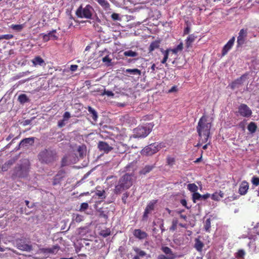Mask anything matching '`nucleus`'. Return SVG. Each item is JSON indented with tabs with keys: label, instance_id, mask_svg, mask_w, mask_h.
I'll use <instances>...</instances> for the list:
<instances>
[{
	"label": "nucleus",
	"instance_id": "38",
	"mask_svg": "<svg viewBox=\"0 0 259 259\" xmlns=\"http://www.w3.org/2000/svg\"><path fill=\"white\" fill-rule=\"evenodd\" d=\"M178 225V221L177 219H173L172 221V225L169 228V230L172 231H174L177 229V226Z\"/></svg>",
	"mask_w": 259,
	"mask_h": 259
},
{
	"label": "nucleus",
	"instance_id": "62",
	"mask_svg": "<svg viewBox=\"0 0 259 259\" xmlns=\"http://www.w3.org/2000/svg\"><path fill=\"white\" fill-rule=\"evenodd\" d=\"M78 68V66L77 65H71L70 66V69L71 71H76L77 69Z\"/></svg>",
	"mask_w": 259,
	"mask_h": 259
},
{
	"label": "nucleus",
	"instance_id": "39",
	"mask_svg": "<svg viewBox=\"0 0 259 259\" xmlns=\"http://www.w3.org/2000/svg\"><path fill=\"white\" fill-rule=\"evenodd\" d=\"M60 249V247L59 245H54L52 247H50V253L56 254L58 252Z\"/></svg>",
	"mask_w": 259,
	"mask_h": 259
},
{
	"label": "nucleus",
	"instance_id": "1",
	"mask_svg": "<svg viewBox=\"0 0 259 259\" xmlns=\"http://www.w3.org/2000/svg\"><path fill=\"white\" fill-rule=\"evenodd\" d=\"M211 123L208 122L207 117L203 115L199 120L196 129L200 137L199 143H206L210 136Z\"/></svg>",
	"mask_w": 259,
	"mask_h": 259
},
{
	"label": "nucleus",
	"instance_id": "25",
	"mask_svg": "<svg viewBox=\"0 0 259 259\" xmlns=\"http://www.w3.org/2000/svg\"><path fill=\"white\" fill-rule=\"evenodd\" d=\"M105 10L110 9V4L107 0H95Z\"/></svg>",
	"mask_w": 259,
	"mask_h": 259
},
{
	"label": "nucleus",
	"instance_id": "42",
	"mask_svg": "<svg viewBox=\"0 0 259 259\" xmlns=\"http://www.w3.org/2000/svg\"><path fill=\"white\" fill-rule=\"evenodd\" d=\"M134 250L137 253V255L136 256H139V257H144L146 255V253L144 251L140 250L138 248H135Z\"/></svg>",
	"mask_w": 259,
	"mask_h": 259
},
{
	"label": "nucleus",
	"instance_id": "6",
	"mask_svg": "<svg viewBox=\"0 0 259 259\" xmlns=\"http://www.w3.org/2000/svg\"><path fill=\"white\" fill-rule=\"evenodd\" d=\"M253 231L256 234L250 235L249 239L251 241L248 243L249 247L253 248L254 251H259V223H257L253 228Z\"/></svg>",
	"mask_w": 259,
	"mask_h": 259
},
{
	"label": "nucleus",
	"instance_id": "21",
	"mask_svg": "<svg viewBox=\"0 0 259 259\" xmlns=\"http://www.w3.org/2000/svg\"><path fill=\"white\" fill-rule=\"evenodd\" d=\"M31 62L33 64V65L34 66H44L45 65V62L44 59L40 57V56H36L32 60Z\"/></svg>",
	"mask_w": 259,
	"mask_h": 259
},
{
	"label": "nucleus",
	"instance_id": "17",
	"mask_svg": "<svg viewBox=\"0 0 259 259\" xmlns=\"http://www.w3.org/2000/svg\"><path fill=\"white\" fill-rule=\"evenodd\" d=\"M249 188L248 183L244 181L241 182L239 188V193L240 195H243L246 194Z\"/></svg>",
	"mask_w": 259,
	"mask_h": 259
},
{
	"label": "nucleus",
	"instance_id": "28",
	"mask_svg": "<svg viewBox=\"0 0 259 259\" xmlns=\"http://www.w3.org/2000/svg\"><path fill=\"white\" fill-rule=\"evenodd\" d=\"M125 72L129 73L133 75H141V71L137 68L135 69H127L125 70Z\"/></svg>",
	"mask_w": 259,
	"mask_h": 259
},
{
	"label": "nucleus",
	"instance_id": "18",
	"mask_svg": "<svg viewBox=\"0 0 259 259\" xmlns=\"http://www.w3.org/2000/svg\"><path fill=\"white\" fill-rule=\"evenodd\" d=\"M133 235L135 237L141 240L147 238L148 236L145 232L142 231L141 229H135L133 232Z\"/></svg>",
	"mask_w": 259,
	"mask_h": 259
},
{
	"label": "nucleus",
	"instance_id": "55",
	"mask_svg": "<svg viewBox=\"0 0 259 259\" xmlns=\"http://www.w3.org/2000/svg\"><path fill=\"white\" fill-rule=\"evenodd\" d=\"M244 255H245V251L242 249H240V250H238L236 256L238 257H243Z\"/></svg>",
	"mask_w": 259,
	"mask_h": 259
},
{
	"label": "nucleus",
	"instance_id": "52",
	"mask_svg": "<svg viewBox=\"0 0 259 259\" xmlns=\"http://www.w3.org/2000/svg\"><path fill=\"white\" fill-rule=\"evenodd\" d=\"M211 199L215 201H219L220 200L219 195L218 192H215L211 195Z\"/></svg>",
	"mask_w": 259,
	"mask_h": 259
},
{
	"label": "nucleus",
	"instance_id": "51",
	"mask_svg": "<svg viewBox=\"0 0 259 259\" xmlns=\"http://www.w3.org/2000/svg\"><path fill=\"white\" fill-rule=\"evenodd\" d=\"M183 48V44L182 43H180L179 45H178V46L177 47V48L176 49H174L172 50V51L174 53H177L178 52V51H181L182 50Z\"/></svg>",
	"mask_w": 259,
	"mask_h": 259
},
{
	"label": "nucleus",
	"instance_id": "45",
	"mask_svg": "<svg viewBox=\"0 0 259 259\" xmlns=\"http://www.w3.org/2000/svg\"><path fill=\"white\" fill-rule=\"evenodd\" d=\"M163 55H164V57H163V59L162 60V61H161V62L162 64H165L168 59L169 52H168V50H166V51H163Z\"/></svg>",
	"mask_w": 259,
	"mask_h": 259
},
{
	"label": "nucleus",
	"instance_id": "5",
	"mask_svg": "<svg viewBox=\"0 0 259 259\" xmlns=\"http://www.w3.org/2000/svg\"><path fill=\"white\" fill-rule=\"evenodd\" d=\"M119 140H123V142L119 141L117 142L115 145V147L114 148L116 153L119 154H123L126 152L129 147L126 143H124L123 142L125 141H129L130 138L126 135L120 134L118 136Z\"/></svg>",
	"mask_w": 259,
	"mask_h": 259
},
{
	"label": "nucleus",
	"instance_id": "7",
	"mask_svg": "<svg viewBox=\"0 0 259 259\" xmlns=\"http://www.w3.org/2000/svg\"><path fill=\"white\" fill-rule=\"evenodd\" d=\"M56 153L52 150L45 149L38 154V159L42 162H50L54 160Z\"/></svg>",
	"mask_w": 259,
	"mask_h": 259
},
{
	"label": "nucleus",
	"instance_id": "47",
	"mask_svg": "<svg viewBox=\"0 0 259 259\" xmlns=\"http://www.w3.org/2000/svg\"><path fill=\"white\" fill-rule=\"evenodd\" d=\"M89 207V204L87 202L82 203L80 205L79 211H84L87 209Z\"/></svg>",
	"mask_w": 259,
	"mask_h": 259
},
{
	"label": "nucleus",
	"instance_id": "19",
	"mask_svg": "<svg viewBox=\"0 0 259 259\" xmlns=\"http://www.w3.org/2000/svg\"><path fill=\"white\" fill-rule=\"evenodd\" d=\"M77 151L78 153L79 157L83 158L87 155V146L84 144L79 145L77 148Z\"/></svg>",
	"mask_w": 259,
	"mask_h": 259
},
{
	"label": "nucleus",
	"instance_id": "50",
	"mask_svg": "<svg viewBox=\"0 0 259 259\" xmlns=\"http://www.w3.org/2000/svg\"><path fill=\"white\" fill-rule=\"evenodd\" d=\"M251 182L256 186L259 185V178L256 177H253L251 180Z\"/></svg>",
	"mask_w": 259,
	"mask_h": 259
},
{
	"label": "nucleus",
	"instance_id": "37",
	"mask_svg": "<svg viewBox=\"0 0 259 259\" xmlns=\"http://www.w3.org/2000/svg\"><path fill=\"white\" fill-rule=\"evenodd\" d=\"M13 163H2V165L0 166L2 168V170L4 171H7L10 168Z\"/></svg>",
	"mask_w": 259,
	"mask_h": 259
},
{
	"label": "nucleus",
	"instance_id": "12",
	"mask_svg": "<svg viewBox=\"0 0 259 259\" xmlns=\"http://www.w3.org/2000/svg\"><path fill=\"white\" fill-rule=\"evenodd\" d=\"M157 200H153L150 201L146 206L143 215V219H146L148 214L151 213L154 210L155 205L157 203Z\"/></svg>",
	"mask_w": 259,
	"mask_h": 259
},
{
	"label": "nucleus",
	"instance_id": "41",
	"mask_svg": "<svg viewBox=\"0 0 259 259\" xmlns=\"http://www.w3.org/2000/svg\"><path fill=\"white\" fill-rule=\"evenodd\" d=\"M73 220L77 223H80L83 220V216L79 214H76L73 216Z\"/></svg>",
	"mask_w": 259,
	"mask_h": 259
},
{
	"label": "nucleus",
	"instance_id": "26",
	"mask_svg": "<svg viewBox=\"0 0 259 259\" xmlns=\"http://www.w3.org/2000/svg\"><path fill=\"white\" fill-rule=\"evenodd\" d=\"M159 44L160 42L158 40L152 41L149 47V53L153 52L156 49H158L159 47Z\"/></svg>",
	"mask_w": 259,
	"mask_h": 259
},
{
	"label": "nucleus",
	"instance_id": "9",
	"mask_svg": "<svg viewBox=\"0 0 259 259\" xmlns=\"http://www.w3.org/2000/svg\"><path fill=\"white\" fill-rule=\"evenodd\" d=\"M29 168V164H20L18 167L15 168L13 175L20 178L25 177L28 174Z\"/></svg>",
	"mask_w": 259,
	"mask_h": 259
},
{
	"label": "nucleus",
	"instance_id": "27",
	"mask_svg": "<svg viewBox=\"0 0 259 259\" xmlns=\"http://www.w3.org/2000/svg\"><path fill=\"white\" fill-rule=\"evenodd\" d=\"M247 75V73H245L243 74L241 76L235 80V82L236 83V84H237L238 86L239 85L242 84L243 83V82L246 79Z\"/></svg>",
	"mask_w": 259,
	"mask_h": 259
},
{
	"label": "nucleus",
	"instance_id": "58",
	"mask_svg": "<svg viewBox=\"0 0 259 259\" xmlns=\"http://www.w3.org/2000/svg\"><path fill=\"white\" fill-rule=\"evenodd\" d=\"M103 95H106L108 96H113L114 93L111 91L104 90Z\"/></svg>",
	"mask_w": 259,
	"mask_h": 259
},
{
	"label": "nucleus",
	"instance_id": "60",
	"mask_svg": "<svg viewBox=\"0 0 259 259\" xmlns=\"http://www.w3.org/2000/svg\"><path fill=\"white\" fill-rule=\"evenodd\" d=\"M181 203L182 204L183 206H185L187 209H189L190 207L187 206V201L186 199H182L181 200Z\"/></svg>",
	"mask_w": 259,
	"mask_h": 259
},
{
	"label": "nucleus",
	"instance_id": "29",
	"mask_svg": "<svg viewBox=\"0 0 259 259\" xmlns=\"http://www.w3.org/2000/svg\"><path fill=\"white\" fill-rule=\"evenodd\" d=\"M18 100L21 104H24L29 101V99L25 94H21L19 96Z\"/></svg>",
	"mask_w": 259,
	"mask_h": 259
},
{
	"label": "nucleus",
	"instance_id": "53",
	"mask_svg": "<svg viewBox=\"0 0 259 259\" xmlns=\"http://www.w3.org/2000/svg\"><path fill=\"white\" fill-rule=\"evenodd\" d=\"M129 196V193L128 192H125L124 193L122 196V201L124 204H125L126 202V199Z\"/></svg>",
	"mask_w": 259,
	"mask_h": 259
},
{
	"label": "nucleus",
	"instance_id": "36",
	"mask_svg": "<svg viewBox=\"0 0 259 259\" xmlns=\"http://www.w3.org/2000/svg\"><path fill=\"white\" fill-rule=\"evenodd\" d=\"M211 227V222L210 219H207L205 221L204 228L206 232H209L210 228Z\"/></svg>",
	"mask_w": 259,
	"mask_h": 259
},
{
	"label": "nucleus",
	"instance_id": "61",
	"mask_svg": "<svg viewBox=\"0 0 259 259\" xmlns=\"http://www.w3.org/2000/svg\"><path fill=\"white\" fill-rule=\"evenodd\" d=\"M166 159L167 162H175V157L171 156H167Z\"/></svg>",
	"mask_w": 259,
	"mask_h": 259
},
{
	"label": "nucleus",
	"instance_id": "24",
	"mask_svg": "<svg viewBox=\"0 0 259 259\" xmlns=\"http://www.w3.org/2000/svg\"><path fill=\"white\" fill-rule=\"evenodd\" d=\"M196 36L193 34L189 35L186 40V46L187 48L191 46L192 42L195 40Z\"/></svg>",
	"mask_w": 259,
	"mask_h": 259
},
{
	"label": "nucleus",
	"instance_id": "32",
	"mask_svg": "<svg viewBox=\"0 0 259 259\" xmlns=\"http://www.w3.org/2000/svg\"><path fill=\"white\" fill-rule=\"evenodd\" d=\"M88 110L90 113L92 114V118L94 120H97L98 115L97 112L91 106L88 107Z\"/></svg>",
	"mask_w": 259,
	"mask_h": 259
},
{
	"label": "nucleus",
	"instance_id": "46",
	"mask_svg": "<svg viewBox=\"0 0 259 259\" xmlns=\"http://www.w3.org/2000/svg\"><path fill=\"white\" fill-rule=\"evenodd\" d=\"M14 37V35L11 34H4V35H0V40L5 39H10L13 38Z\"/></svg>",
	"mask_w": 259,
	"mask_h": 259
},
{
	"label": "nucleus",
	"instance_id": "59",
	"mask_svg": "<svg viewBox=\"0 0 259 259\" xmlns=\"http://www.w3.org/2000/svg\"><path fill=\"white\" fill-rule=\"evenodd\" d=\"M65 121L64 119H62L61 120H60L58 122V126L59 127H62L65 125Z\"/></svg>",
	"mask_w": 259,
	"mask_h": 259
},
{
	"label": "nucleus",
	"instance_id": "56",
	"mask_svg": "<svg viewBox=\"0 0 259 259\" xmlns=\"http://www.w3.org/2000/svg\"><path fill=\"white\" fill-rule=\"evenodd\" d=\"M111 18L114 21L118 20L120 19L119 14L115 13L111 15Z\"/></svg>",
	"mask_w": 259,
	"mask_h": 259
},
{
	"label": "nucleus",
	"instance_id": "8",
	"mask_svg": "<svg viewBox=\"0 0 259 259\" xmlns=\"http://www.w3.org/2000/svg\"><path fill=\"white\" fill-rule=\"evenodd\" d=\"M161 148L159 144L154 143L144 148L141 153L143 155L150 156L157 152Z\"/></svg>",
	"mask_w": 259,
	"mask_h": 259
},
{
	"label": "nucleus",
	"instance_id": "33",
	"mask_svg": "<svg viewBox=\"0 0 259 259\" xmlns=\"http://www.w3.org/2000/svg\"><path fill=\"white\" fill-rule=\"evenodd\" d=\"M154 166L146 165L143 169L140 171V175H146L147 173L150 172Z\"/></svg>",
	"mask_w": 259,
	"mask_h": 259
},
{
	"label": "nucleus",
	"instance_id": "34",
	"mask_svg": "<svg viewBox=\"0 0 259 259\" xmlns=\"http://www.w3.org/2000/svg\"><path fill=\"white\" fill-rule=\"evenodd\" d=\"M124 56L126 57H135L138 56V53L136 52H134L132 50H128L125 51L123 53Z\"/></svg>",
	"mask_w": 259,
	"mask_h": 259
},
{
	"label": "nucleus",
	"instance_id": "4",
	"mask_svg": "<svg viewBox=\"0 0 259 259\" xmlns=\"http://www.w3.org/2000/svg\"><path fill=\"white\" fill-rule=\"evenodd\" d=\"M94 12V9L90 5H87L84 8L81 5L76 11L75 14L78 18L91 19Z\"/></svg>",
	"mask_w": 259,
	"mask_h": 259
},
{
	"label": "nucleus",
	"instance_id": "31",
	"mask_svg": "<svg viewBox=\"0 0 259 259\" xmlns=\"http://www.w3.org/2000/svg\"><path fill=\"white\" fill-rule=\"evenodd\" d=\"M187 188L188 190L191 192H193V193H197V191L198 190V187L194 183L188 184Z\"/></svg>",
	"mask_w": 259,
	"mask_h": 259
},
{
	"label": "nucleus",
	"instance_id": "11",
	"mask_svg": "<svg viewBox=\"0 0 259 259\" xmlns=\"http://www.w3.org/2000/svg\"><path fill=\"white\" fill-rule=\"evenodd\" d=\"M238 36L237 37V47H241L245 42L247 35V29H241L238 34Z\"/></svg>",
	"mask_w": 259,
	"mask_h": 259
},
{
	"label": "nucleus",
	"instance_id": "2",
	"mask_svg": "<svg viewBox=\"0 0 259 259\" xmlns=\"http://www.w3.org/2000/svg\"><path fill=\"white\" fill-rule=\"evenodd\" d=\"M136 178L133 174L127 173L123 175L119 180L115 186L114 192L115 194H120L123 191L129 189L136 181Z\"/></svg>",
	"mask_w": 259,
	"mask_h": 259
},
{
	"label": "nucleus",
	"instance_id": "63",
	"mask_svg": "<svg viewBox=\"0 0 259 259\" xmlns=\"http://www.w3.org/2000/svg\"><path fill=\"white\" fill-rule=\"evenodd\" d=\"M32 119H26L23 121V125H27L30 124L31 122Z\"/></svg>",
	"mask_w": 259,
	"mask_h": 259
},
{
	"label": "nucleus",
	"instance_id": "22",
	"mask_svg": "<svg viewBox=\"0 0 259 259\" xmlns=\"http://www.w3.org/2000/svg\"><path fill=\"white\" fill-rule=\"evenodd\" d=\"M63 177L64 172L63 171L58 172L54 178L53 185L55 186L60 184Z\"/></svg>",
	"mask_w": 259,
	"mask_h": 259
},
{
	"label": "nucleus",
	"instance_id": "49",
	"mask_svg": "<svg viewBox=\"0 0 259 259\" xmlns=\"http://www.w3.org/2000/svg\"><path fill=\"white\" fill-rule=\"evenodd\" d=\"M187 26L184 30V35H186L189 33L190 31V26L188 23V21L186 22Z\"/></svg>",
	"mask_w": 259,
	"mask_h": 259
},
{
	"label": "nucleus",
	"instance_id": "48",
	"mask_svg": "<svg viewBox=\"0 0 259 259\" xmlns=\"http://www.w3.org/2000/svg\"><path fill=\"white\" fill-rule=\"evenodd\" d=\"M102 61L104 63H107V65L109 66L111 62V59L109 57L108 55H107L102 58Z\"/></svg>",
	"mask_w": 259,
	"mask_h": 259
},
{
	"label": "nucleus",
	"instance_id": "10",
	"mask_svg": "<svg viewBox=\"0 0 259 259\" xmlns=\"http://www.w3.org/2000/svg\"><path fill=\"white\" fill-rule=\"evenodd\" d=\"M237 113L244 117H249L252 114V111L250 108L245 104H241L238 108Z\"/></svg>",
	"mask_w": 259,
	"mask_h": 259
},
{
	"label": "nucleus",
	"instance_id": "23",
	"mask_svg": "<svg viewBox=\"0 0 259 259\" xmlns=\"http://www.w3.org/2000/svg\"><path fill=\"white\" fill-rule=\"evenodd\" d=\"M194 247L198 252H201L203 247H204V243L200 240L199 238H195Z\"/></svg>",
	"mask_w": 259,
	"mask_h": 259
},
{
	"label": "nucleus",
	"instance_id": "16",
	"mask_svg": "<svg viewBox=\"0 0 259 259\" xmlns=\"http://www.w3.org/2000/svg\"><path fill=\"white\" fill-rule=\"evenodd\" d=\"M161 249L169 259H175L176 258V254L173 253L172 250L169 247L167 246H162Z\"/></svg>",
	"mask_w": 259,
	"mask_h": 259
},
{
	"label": "nucleus",
	"instance_id": "40",
	"mask_svg": "<svg viewBox=\"0 0 259 259\" xmlns=\"http://www.w3.org/2000/svg\"><path fill=\"white\" fill-rule=\"evenodd\" d=\"M96 195L102 198H105L106 197L105 191L104 190H98L97 189V191L96 192Z\"/></svg>",
	"mask_w": 259,
	"mask_h": 259
},
{
	"label": "nucleus",
	"instance_id": "43",
	"mask_svg": "<svg viewBox=\"0 0 259 259\" xmlns=\"http://www.w3.org/2000/svg\"><path fill=\"white\" fill-rule=\"evenodd\" d=\"M56 33V30L53 29L51 31L49 32L48 33V34H49L50 38H52L55 40H57L58 38V37L55 34Z\"/></svg>",
	"mask_w": 259,
	"mask_h": 259
},
{
	"label": "nucleus",
	"instance_id": "3",
	"mask_svg": "<svg viewBox=\"0 0 259 259\" xmlns=\"http://www.w3.org/2000/svg\"><path fill=\"white\" fill-rule=\"evenodd\" d=\"M154 124L152 123H147L144 125L138 126L134 130V138H143L147 137L151 132Z\"/></svg>",
	"mask_w": 259,
	"mask_h": 259
},
{
	"label": "nucleus",
	"instance_id": "44",
	"mask_svg": "<svg viewBox=\"0 0 259 259\" xmlns=\"http://www.w3.org/2000/svg\"><path fill=\"white\" fill-rule=\"evenodd\" d=\"M110 230L109 229L102 230L100 235L104 237H106L110 235Z\"/></svg>",
	"mask_w": 259,
	"mask_h": 259
},
{
	"label": "nucleus",
	"instance_id": "54",
	"mask_svg": "<svg viewBox=\"0 0 259 259\" xmlns=\"http://www.w3.org/2000/svg\"><path fill=\"white\" fill-rule=\"evenodd\" d=\"M41 35H42V39L44 42H47L50 39V36L49 34H48V33H41Z\"/></svg>",
	"mask_w": 259,
	"mask_h": 259
},
{
	"label": "nucleus",
	"instance_id": "30",
	"mask_svg": "<svg viewBox=\"0 0 259 259\" xmlns=\"http://www.w3.org/2000/svg\"><path fill=\"white\" fill-rule=\"evenodd\" d=\"M257 125L253 122H251L249 123L247 126L248 130L251 133H254L256 131Z\"/></svg>",
	"mask_w": 259,
	"mask_h": 259
},
{
	"label": "nucleus",
	"instance_id": "35",
	"mask_svg": "<svg viewBox=\"0 0 259 259\" xmlns=\"http://www.w3.org/2000/svg\"><path fill=\"white\" fill-rule=\"evenodd\" d=\"M11 28L17 31H21L24 28V24H12Z\"/></svg>",
	"mask_w": 259,
	"mask_h": 259
},
{
	"label": "nucleus",
	"instance_id": "20",
	"mask_svg": "<svg viewBox=\"0 0 259 259\" xmlns=\"http://www.w3.org/2000/svg\"><path fill=\"white\" fill-rule=\"evenodd\" d=\"M34 142V138L31 137L23 139L19 143V147L27 146L28 144L32 145Z\"/></svg>",
	"mask_w": 259,
	"mask_h": 259
},
{
	"label": "nucleus",
	"instance_id": "13",
	"mask_svg": "<svg viewBox=\"0 0 259 259\" xmlns=\"http://www.w3.org/2000/svg\"><path fill=\"white\" fill-rule=\"evenodd\" d=\"M235 40V37L233 36L224 46L222 51V56H225L228 53V52L231 49L234 44Z\"/></svg>",
	"mask_w": 259,
	"mask_h": 259
},
{
	"label": "nucleus",
	"instance_id": "14",
	"mask_svg": "<svg viewBox=\"0 0 259 259\" xmlns=\"http://www.w3.org/2000/svg\"><path fill=\"white\" fill-rule=\"evenodd\" d=\"M98 148L101 151L108 153L111 151L113 148L110 146L108 143L104 141H100L98 144Z\"/></svg>",
	"mask_w": 259,
	"mask_h": 259
},
{
	"label": "nucleus",
	"instance_id": "57",
	"mask_svg": "<svg viewBox=\"0 0 259 259\" xmlns=\"http://www.w3.org/2000/svg\"><path fill=\"white\" fill-rule=\"evenodd\" d=\"M71 115L69 112L66 111L64 113L63 115V119L64 120H67L69 118H70Z\"/></svg>",
	"mask_w": 259,
	"mask_h": 259
},
{
	"label": "nucleus",
	"instance_id": "15",
	"mask_svg": "<svg viewBox=\"0 0 259 259\" xmlns=\"http://www.w3.org/2000/svg\"><path fill=\"white\" fill-rule=\"evenodd\" d=\"M210 195L209 193H206L204 195H201L199 193H194L192 195V200L194 203H196L198 200H204L207 199L210 197Z\"/></svg>",
	"mask_w": 259,
	"mask_h": 259
},
{
	"label": "nucleus",
	"instance_id": "64",
	"mask_svg": "<svg viewBox=\"0 0 259 259\" xmlns=\"http://www.w3.org/2000/svg\"><path fill=\"white\" fill-rule=\"evenodd\" d=\"M41 251L45 253H50V248H42Z\"/></svg>",
	"mask_w": 259,
	"mask_h": 259
}]
</instances>
